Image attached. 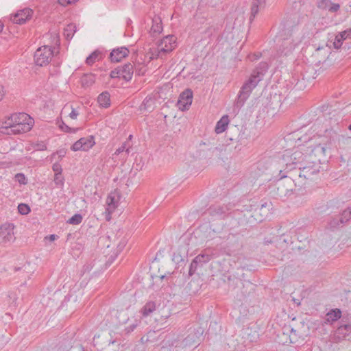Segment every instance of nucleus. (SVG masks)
Listing matches in <instances>:
<instances>
[{"label":"nucleus","instance_id":"nucleus-1","mask_svg":"<svg viewBox=\"0 0 351 351\" xmlns=\"http://www.w3.org/2000/svg\"><path fill=\"white\" fill-rule=\"evenodd\" d=\"M268 67L269 66L267 62H261L258 66L253 71L250 78L243 84L239 90L236 101V106L237 108L243 106L245 102L250 96L253 89L256 88L259 82L263 79Z\"/></svg>","mask_w":351,"mask_h":351},{"label":"nucleus","instance_id":"nucleus-2","mask_svg":"<svg viewBox=\"0 0 351 351\" xmlns=\"http://www.w3.org/2000/svg\"><path fill=\"white\" fill-rule=\"evenodd\" d=\"M313 35V32L308 28L292 29L289 36L283 40L280 47V53L287 56L300 45L308 43Z\"/></svg>","mask_w":351,"mask_h":351},{"label":"nucleus","instance_id":"nucleus-3","mask_svg":"<svg viewBox=\"0 0 351 351\" xmlns=\"http://www.w3.org/2000/svg\"><path fill=\"white\" fill-rule=\"evenodd\" d=\"M60 23V22H58ZM59 24L55 23L49 29V35L50 36V43L45 45V64L51 61V58L58 55L60 40L59 35Z\"/></svg>","mask_w":351,"mask_h":351},{"label":"nucleus","instance_id":"nucleus-4","mask_svg":"<svg viewBox=\"0 0 351 351\" xmlns=\"http://www.w3.org/2000/svg\"><path fill=\"white\" fill-rule=\"evenodd\" d=\"M306 156L304 155V153L300 150H296L291 153V151L287 150L282 156V164L285 165V170H280L279 176L280 179H282L288 177V176L284 172H288L295 169L298 168L299 165L301 163V160H303Z\"/></svg>","mask_w":351,"mask_h":351},{"label":"nucleus","instance_id":"nucleus-5","mask_svg":"<svg viewBox=\"0 0 351 351\" xmlns=\"http://www.w3.org/2000/svg\"><path fill=\"white\" fill-rule=\"evenodd\" d=\"M14 122L15 123L16 134L29 132L33 125L34 119L27 114L25 112H19L13 114Z\"/></svg>","mask_w":351,"mask_h":351},{"label":"nucleus","instance_id":"nucleus-6","mask_svg":"<svg viewBox=\"0 0 351 351\" xmlns=\"http://www.w3.org/2000/svg\"><path fill=\"white\" fill-rule=\"evenodd\" d=\"M176 46V38L173 35H168L164 37L159 43L156 49H154L151 59L156 58L161 53H167L171 51Z\"/></svg>","mask_w":351,"mask_h":351},{"label":"nucleus","instance_id":"nucleus-7","mask_svg":"<svg viewBox=\"0 0 351 351\" xmlns=\"http://www.w3.org/2000/svg\"><path fill=\"white\" fill-rule=\"evenodd\" d=\"M304 158L301 160V163L298 166L300 170L299 176L304 177L306 179H311V176L318 173L321 166L319 162H307L304 163Z\"/></svg>","mask_w":351,"mask_h":351},{"label":"nucleus","instance_id":"nucleus-8","mask_svg":"<svg viewBox=\"0 0 351 351\" xmlns=\"http://www.w3.org/2000/svg\"><path fill=\"white\" fill-rule=\"evenodd\" d=\"M121 195L119 191H114L111 192L106 198V208L104 213L106 221H110L112 214L119 206L120 203Z\"/></svg>","mask_w":351,"mask_h":351},{"label":"nucleus","instance_id":"nucleus-9","mask_svg":"<svg viewBox=\"0 0 351 351\" xmlns=\"http://www.w3.org/2000/svg\"><path fill=\"white\" fill-rule=\"evenodd\" d=\"M134 73L133 66L128 63L119 66L110 72L111 78H121L126 82L132 80Z\"/></svg>","mask_w":351,"mask_h":351},{"label":"nucleus","instance_id":"nucleus-10","mask_svg":"<svg viewBox=\"0 0 351 351\" xmlns=\"http://www.w3.org/2000/svg\"><path fill=\"white\" fill-rule=\"evenodd\" d=\"M95 145V137L92 135L82 137L71 147L73 152H88Z\"/></svg>","mask_w":351,"mask_h":351},{"label":"nucleus","instance_id":"nucleus-11","mask_svg":"<svg viewBox=\"0 0 351 351\" xmlns=\"http://www.w3.org/2000/svg\"><path fill=\"white\" fill-rule=\"evenodd\" d=\"M32 13V9L25 8L18 10L15 14L11 15L10 20L14 23L22 25L31 19Z\"/></svg>","mask_w":351,"mask_h":351},{"label":"nucleus","instance_id":"nucleus-12","mask_svg":"<svg viewBox=\"0 0 351 351\" xmlns=\"http://www.w3.org/2000/svg\"><path fill=\"white\" fill-rule=\"evenodd\" d=\"M193 101V92L191 89L183 91L179 97L178 106L181 110H185L189 108Z\"/></svg>","mask_w":351,"mask_h":351},{"label":"nucleus","instance_id":"nucleus-13","mask_svg":"<svg viewBox=\"0 0 351 351\" xmlns=\"http://www.w3.org/2000/svg\"><path fill=\"white\" fill-rule=\"evenodd\" d=\"M14 126L13 114H12L5 120L0 121V132L8 135L16 134V132L14 130V129H16V128H14Z\"/></svg>","mask_w":351,"mask_h":351},{"label":"nucleus","instance_id":"nucleus-14","mask_svg":"<svg viewBox=\"0 0 351 351\" xmlns=\"http://www.w3.org/2000/svg\"><path fill=\"white\" fill-rule=\"evenodd\" d=\"M14 239L13 228L11 225L0 226V243H6Z\"/></svg>","mask_w":351,"mask_h":351},{"label":"nucleus","instance_id":"nucleus-15","mask_svg":"<svg viewBox=\"0 0 351 351\" xmlns=\"http://www.w3.org/2000/svg\"><path fill=\"white\" fill-rule=\"evenodd\" d=\"M128 53L129 50L125 47H119L112 51L110 54V58L112 62H119L128 56Z\"/></svg>","mask_w":351,"mask_h":351},{"label":"nucleus","instance_id":"nucleus-16","mask_svg":"<svg viewBox=\"0 0 351 351\" xmlns=\"http://www.w3.org/2000/svg\"><path fill=\"white\" fill-rule=\"evenodd\" d=\"M341 317V311L339 308L330 310L324 318V324H332Z\"/></svg>","mask_w":351,"mask_h":351},{"label":"nucleus","instance_id":"nucleus-17","mask_svg":"<svg viewBox=\"0 0 351 351\" xmlns=\"http://www.w3.org/2000/svg\"><path fill=\"white\" fill-rule=\"evenodd\" d=\"M230 123L229 116L225 114L221 117V119L217 122L215 132L216 134H219L225 132Z\"/></svg>","mask_w":351,"mask_h":351},{"label":"nucleus","instance_id":"nucleus-18","mask_svg":"<svg viewBox=\"0 0 351 351\" xmlns=\"http://www.w3.org/2000/svg\"><path fill=\"white\" fill-rule=\"evenodd\" d=\"M350 219H351V212L350 208H348L342 212L339 219H332L330 223V226L331 228H335L338 226L339 224H343L347 222Z\"/></svg>","mask_w":351,"mask_h":351},{"label":"nucleus","instance_id":"nucleus-19","mask_svg":"<svg viewBox=\"0 0 351 351\" xmlns=\"http://www.w3.org/2000/svg\"><path fill=\"white\" fill-rule=\"evenodd\" d=\"M156 309L155 302H147L141 309V313L143 317H146L151 315Z\"/></svg>","mask_w":351,"mask_h":351},{"label":"nucleus","instance_id":"nucleus-20","mask_svg":"<svg viewBox=\"0 0 351 351\" xmlns=\"http://www.w3.org/2000/svg\"><path fill=\"white\" fill-rule=\"evenodd\" d=\"M351 332V324H342L337 328L335 335L339 339L345 338Z\"/></svg>","mask_w":351,"mask_h":351},{"label":"nucleus","instance_id":"nucleus-21","mask_svg":"<svg viewBox=\"0 0 351 351\" xmlns=\"http://www.w3.org/2000/svg\"><path fill=\"white\" fill-rule=\"evenodd\" d=\"M162 20L159 16H154L152 19V25L151 27V33L154 35L158 34L162 31Z\"/></svg>","mask_w":351,"mask_h":351},{"label":"nucleus","instance_id":"nucleus-22","mask_svg":"<svg viewBox=\"0 0 351 351\" xmlns=\"http://www.w3.org/2000/svg\"><path fill=\"white\" fill-rule=\"evenodd\" d=\"M188 254V250L185 247L184 249L180 248L178 249L176 252H175L172 256V260L176 263H179L182 261H184V258L186 257Z\"/></svg>","mask_w":351,"mask_h":351},{"label":"nucleus","instance_id":"nucleus-23","mask_svg":"<svg viewBox=\"0 0 351 351\" xmlns=\"http://www.w3.org/2000/svg\"><path fill=\"white\" fill-rule=\"evenodd\" d=\"M97 102L99 106L102 108H108L110 105V94L108 92L105 91L99 95L97 97Z\"/></svg>","mask_w":351,"mask_h":351},{"label":"nucleus","instance_id":"nucleus-24","mask_svg":"<svg viewBox=\"0 0 351 351\" xmlns=\"http://www.w3.org/2000/svg\"><path fill=\"white\" fill-rule=\"evenodd\" d=\"M265 0H253L252 5L251 8V16L250 21L256 16L260 8L264 7Z\"/></svg>","mask_w":351,"mask_h":351},{"label":"nucleus","instance_id":"nucleus-25","mask_svg":"<svg viewBox=\"0 0 351 351\" xmlns=\"http://www.w3.org/2000/svg\"><path fill=\"white\" fill-rule=\"evenodd\" d=\"M75 25L71 23L64 29V36L66 40H71L76 32Z\"/></svg>","mask_w":351,"mask_h":351},{"label":"nucleus","instance_id":"nucleus-26","mask_svg":"<svg viewBox=\"0 0 351 351\" xmlns=\"http://www.w3.org/2000/svg\"><path fill=\"white\" fill-rule=\"evenodd\" d=\"M34 62L36 66L42 67L44 64V52L42 47H38L34 53Z\"/></svg>","mask_w":351,"mask_h":351},{"label":"nucleus","instance_id":"nucleus-27","mask_svg":"<svg viewBox=\"0 0 351 351\" xmlns=\"http://www.w3.org/2000/svg\"><path fill=\"white\" fill-rule=\"evenodd\" d=\"M154 104L155 101L152 97H146L141 106V110L151 111L154 109Z\"/></svg>","mask_w":351,"mask_h":351},{"label":"nucleus","instance_id":"nucleus-28","mask_svg":"<svg viewBox=\"0 0 351 351\" xmlns=\"http://www.w3.org/2000/svg\"><path fill=\"white\" fill-rule=\"evenodd\" d=\"M95 83V76L91 74H84L81 77V84L83 87H89Z\"/></svg>","mask_w":351,"mask_h":351},{"label":"nucleus","instance_id":"nucleus-29","mask_svg":"<svg viewBox=\"0 0 351 351\" xmlns=\"http://www.w3.org/2000/svg\"><path fill=\"white\" fill-rule=\"evenodd\" d=\"M141 320L136 318L128 319V326L125 327V331L129 334L134 330L137 326L140 324Z\"/></svg>","mask_w":351,"mask_h":351},{"label":"nucleus","instance_id":"nucleus-30","mask_svg":"<svg viewBox=\"0 0 351 351\" xmlns=\"http://www.w3.org/2000/svg\"><path fill=\"white\" fill-rule=\"evenodd\" d=\"M26 269H27V266L25 265H24L21 267H16L14 269L15 273L19 272V276L21 279L24 280V283L26 282V280L29 278V275H28V273L26 271Z\"/></svg>","mask_w":351,"mask_h":351},{"label":"nucleus","instance_id":"nucleus-31","mask_svg":"<svg viewBox=\"0 0 351 351\" xmlns=\"http://www.w3.org/2000/svg\"><path fill=\"white\" fill-rule=\"evenodd\" d=\"M199 265H203L204 264L209 262L212 259V256L207 254H200L194 258Z\"/></svg>","mask_w":351,"mask_h":351},{"label":"nucleus","instance_id":"nucleus-32","mask_svg":"<svg viewBox=\"0 0 351 351\" xmlns=\"http://www.w3.org/2000/svg\"><path fill=\"white\" fill-rule=\"evenodd\" d=\"M100 52L97 50L91 53L86 59V63L88 65L93 64L97 60H99Z\"/></svg>","mask_w":351,"mask_h":351},{"label":"nucleus","instance_id":"nucleus-33","mask_svg":"<svg viewBox=\"0 0 351 351\" xmlns=\"http://www.w3.org/2000/svg\"><path fill=\"white\" fill-rule=\"evenodd\" d=\"M83 217L82 215L77 213L73 215L71 218L69 219L67 222L69 224L72 225H78L82 221Z\"/></svg>","mask_w":351,"mask_h":351},{"label":"nucleus","instance_id":"nucleus-34","mask_svg":"<svg viewBox=\"0 0 351 351\" xmlns=\"http://www.w3.org/2000/svg\"><path fill=\"white\" fill-rule=\"evenodd\" d=\"M125 152L127 154L130 152V145L128 142H124L121 146L117 148L114 152V155H119L121 153Z\"/></svg>","mask_w":351,"mask_h":351},{"label":"nucleus","instance_id":"nucleus-35","mask_svg":"<svg viewBox=\"0 0 351 351\" xmlns=\"http://www.w3.org/2000/svg\"><path fill=\"white\" fill-rule=\"evenodd\" d=\"M18 211L21 215H27L30 212V208L27 204L21 203L18 206Z\"/></svg>","mask_w":351,"mask_h":351},{"label":"nucleus","instance_id":"nucleus-36","mask_svg":"<svg viewBox=\"0 0 351 351\" xmlns=\"http://www.w3.org/2000/svg\"><path fill=\"white\" fill-rule=\"evenodd\" d=\"M59 128L60 129L64 132H66V133H75L76 131H77V129H75V128H72L71 127H69V125H67L66 123H64V122H62L60 125H59Z\"/></svg>","mask_w":351,"mask_h":351},{"label":"nucleus","instance_id":"nucleus-37","mask_svg":"<svg viewBox=\"0 0 351 351\" xmlns=\"http://www.w3.org/2000/svg\"><path fill=\"white\" fill-rule=\"evenodd\" d=\"M64 179L62 173H57L54 175V182L56 186H62L64 184Z\"/></svg>","mask_w":351,"mask_h":351},{"label":"nucleus","instance_id":"nucleus-38","mask_svg":"<svg viewBox=\"0 0 351 351\" xmlns=\"http://www.w3.org/2000/svg\"><path fill=\"white\" fill-rule=\"evenodd\" d=\"M198 265H199V263L197 261H195V259H193L190 264L189 271V276H191L195 273Z\"/></svg>","mask_w":351,"mask_h":351},{"label":"nucleus","instance_id":"nucleus-39","mask_svg":"<svg viewBox=\"0 0 351 351\" xmlns=\"http://www.w3.org/2000/svg\"><path fill=\"white\" fill-rule=\"evenodd\" d=\"M338 35H339L340 38H342L343 40L351 38V27L339 33Z\"/></svg>","mask_w":351,"mask_h":351},{"label":"nucleus","instance_id":"nucleus-40","mask_svg":"<svg viewBox=\"0 0 351 351\" xmlns=\"http://www.w3.org/2000/svg\"><path fill=\"white\" fill-rule=\"evenodd\" d=\"M343 40H343L342 38H339V35H338V34H337V35L335 36V40H334V42H333V46H334V47H335V49H339V48L341 47L342 44H343Z\"/></svg>","mask_w":351,"mask_h":351},{"label":"nucleus","instance_id":"nucleus-41","mask_svg":"<svg viewBox=\"0 0 351 351\" xmlns=\"http://www.w3.org/2000/svg\"><path fill=\"white\" fill-rule=\"evenodd\" d=\"M66 151L65 149H61L58 151H57L56 153L53 154V155L51 156V158H56V156H58V158H62L63 157H64V156L66 155Z\"/></svg>","mask_w":351,"mask_h":351},{"label":"nucleus","instance_id":"nucleus-42","mask_svg":"<svg viewBox=\"0 0 351 351\" xmlns=\"http://www.w3.org/2000/svg\"><path fill=\"white\" fill-rule=\"evenodd\" d=\"M15 180L20 184H26V178L23 173H17L15 176Z\"/></svg>","mask_w":351,"mask_h":351},{"label":"nucleus","instance_id":"nucleus-43","mask_svg":"<svg viewBox=\"0 0 351 351\" xmlns=\"http://www.w3.org/2000/svg\"><path fill=\"white\" fill-rule=\"evenodd\" d=\"M52 169L55 174L62 173V166L58 162H55L52 166Z\"/></svg>","mask_w":351,"mask_h":351},{"label":"nucleus","instance_id":"nucleus-44","mask_svg":"<svg viewBox=\"0 0 351 351\" xmlns=\"http://www.w3.org/2000/svg\"><path fill=\"white\" fill-rule=\"evenodd\" d=\"M78 0H58V3L62 6L75 3Z\"/></svg>","mask_w":351,"mask_h":351},{"label":"nucleus","instance_id":"nucleus-45","mask_svg":"<svg viewBox=\"0 0 351 351\" xmlns=\"http://www.w3.org/2000/svg\"><path fill=\"white\" fill-rule=\"evenodd\" d=\"M340 6L338 3H331L330 7L329 8V11L332 12H335L339 10Z\"/></svg>","mask_w":351,"mask_h":351},{"label":"nucleus","instance_id":"nucleus-46","mask_svg":"<svg viewBox=\"0 0 351 351\" xmlns=\"http://www.w3.org/2000/svg\"><path fill=\"white\" fill-rule=\"evenodd\" d=\"M78 114H79L78 112L75 109L72 108V110H71V112L69 114V117L72 119H76L77 116H78Z\"/></svg>","mask_w":351,"mask_h":351},{"label":"nucleus","instance_id":"nucleus-47","mask_svg":"<svg viewBox=\"0 0 351 351\" xmlns=\"http://www.w3.org/2000/svg\"><path fill=\"white\" fill-rule=\"evenodd\" d=\"M5 95L4 87L0 84V100H2Z\"/></svg>","mask_w":351,"mask_h":351},{"label":"nucleus","instance_id":"nucleus-48","mask_svg":"<svg viewBox=\"0 0 351 351\" xmlns=\"http://www.w3.org/2000/svg\"><path fill=\"white\" fill-rule=\"evenodd\" d=\"M58 237L56 234H51L49 237H45V240H49L50 242L55 241Z\"/></svg>","mask_w":351,"mask_h":351},{"label":"nucleus","instance_id":"nucleus-49","mask_svg":"<svg viewBox=\"0 0 351 351\" xmlns=\"http://www.w3.org/2000/svg\"><path fill=\"white\" fill-rule=\"evenodd\" d=\"M260 55L259 54H253L252 56H250V59L251 60H258L260 58Z\"/></svg>","mask_w":351,"mask_h":351},{"label":"nucleus","instance_id":"nucleus-50","mask_svg":"<svg viewBox=\"0 0 351 351\" xmlns=\"http://www.w3.org/2000/svg\"><path fill=\"white\" fill-rule=\"evenodd\" d=\"M315 149H320V150H321V152H322V153H324V152H325V148H324V147H321V146H319H319H317V147L315 148Z\"/></svg>","mask_w":351,"mask_h":351},{"label":"nucleus","instance_id":"nucleus-51","mask_svg":"<svg viewBox=\"0 0 351 351\" xmlns=\"http://www.w3.org/2000/svg\"><path fill=\"white\" fill-rule=\"evenodd\" d=\"M3 27V23L0 21V33L2 32Z\"/></svg>","mask_w":351,"mask_h":351},{"label":"nucleus","instance_id":"nucleus-52","mask_svg":"<svg viewBox=\"0 0 351 351\" xmlns=\"http://www.w3.org/2000/svg\"><path fill=\"white\" fill-rule=\"evenodd\" d=\"M322 49H323V47H318L317 48H316V50L319 51Z\"/></svg>","mask_w":351,"mask_h":351},{"label":"nucleus","instance_id":"nucleus-53","mask_svg":"<svg viewBox=\"0 0 351 351\" xmlns=\"http://www.w3.org/2000/svg\"><path fill=\"white\" fill-rule=\"evenodd\" d=\"M348 129L351 130V124L348 126Z\"/></svg>","mask_w":351,"mask_h":351},{"label":"nucleus","instance_id":"nucleus-54","mask_svg":"<svg viewBox=\"0 0 351 351\" xmlns=\"http://www.w3.org/2000/svg\"><path fill=\"white\" fill-rule=\"evenodd\" d=\"M132 136V135H130L129 138L131 139Z\"/></svg>","mask_w":351,"mask_h":351}]
</instances>
